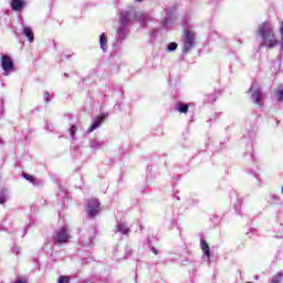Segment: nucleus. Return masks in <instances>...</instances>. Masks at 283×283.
I'll use <instances>...</instances> for the list:
<instances>
[{
    "label": "nucleus",
    "mask_w": 283,
    "mask_h": 283,
    "mask_svg": "<svg viewBox=\"0 0 283 283\" xmlns=\"http://www.w3.org/2000/svg\"><path fill=\"white\" fill-rule=\"evenodd\" d=\"M249 92H252L251 99L255 105H262V91L260 88H253V84L251 85Z\"/></svg>",
    "instance_id": "6"
},
{
    "label": "nucleus",
    "mask_w": 283,
    "mask_h": 283,
    "mask_svg": "<svg viewBox=\"0 0 283 283\" xmlns=\"http://www.w3.org/2000/svg\"><path fill=\"white\" fill-rule=\"evenodd\" d=\"M258 34L261 38L259 50H262V48L273 50V48L280 45V41L277 40V36H275V31L271 28V24L269 22H263L258 28Z\"/></svg>",
    "instance_id": "1"
},
{
    "label": "nucleus",
    "mask_w": 283,
    "mask_h": 283,
    "mask_svg": "<svg viewBox=\"0 0 283 283\" xmlns=\"http://www.w3.org/2000/svg\"><path fill=\"white\" fill-rule=\"evenodd\" d=\"M201 250L207 256V260H211V250L209 249V243H207L206 240L201 241Z\"/></svg>",
    "instance_id": "11"
},
{
    "label": "nucleus",
    "mask_w": 283,
    "mask_h": 283,
    "mask_svg": "<svg viewBox=\"0 0 283 283\" xmlns=\"http://www.w3.org/2000/svg\"><path fill=\"white\" fill-rule=\"evenodd\" d=\"M105 145V142H98V140H92L90 143V147L92 149H101V147H103Z\"/></svg>",
    "instance_id": "17"
},
{
    "label": "nucleus",
    "mask_w": 283,
    "mask_h": 283,
    "mask_svg": "<svg viewBox=\"0 0 283 283\" xmlns=\"http://www.w3.org/2000/svg\"><path fill=\"white\" fill-rule=\"evenodd\" d=\"M72 235L70 234V229L67 227H62L53 233L52 240L55 244H65L70 242Z\"/></svg>",
    "instance_id": "3"
},
{
    "label": "nucleus",
    "mask_w": 283,
    "mask_h": 283,
    "mask_svg": "<svg viewBox=\"0 0 283 283\" xmlns=\"http://www.w3.org/2000/svg\"><path fill=\"white\" fill-rule=\"evenodd\" d=\"M86 211L91 218H94L101 211V202L96 199H91L86 205Z\"/></svg>",
    "instance_id": "4"
},
{
    "label": "nucleus",
    "mask_w": 283,
    "mask_h": 283,
    "mask_svg": "<svg viewBox=\"0 0 283 283\" xmlns=\"http://www.w3.org/2000/svg\"><path fill=\"white\" fill-rule=\"evenodd\" d=\"M175 109L180 112V114H187V112H189V105L179 102L175 105Z\"/></svg>",
    "instance_id": "10"
},
{
    "label": "nucleus",
    "mask_w": 283,
    "mask_h": 283,
    "mask_svg": "<svg viewBox=\"0 0 283 283\" xmlns=\"http://www.w3.org/2000/svg\"><path fill=\"white\" fill-rule=\"evenodd\" d=\"M1 67L2 70H4V72H10L11 70H14V62L12 61V57L10 55L1 56Z\"/></svg>",
    "instance_id": "5"
},
{
    "label": "nucleus",
    "mask_w": 283,
    "mask_h": 283,
    "mask_svg": "<svg viewBox=\"0 0 283 283\" xmlns=\"http://www.w3.org/2000/svg\"><path fill=\"white\" fill-rule=\"evenodd\" d=\"M23 34L27 36V39H29L30 43L34 41V32H32V29L25 27L23 29Z\"/></svg>",
    "instance_id": "14"
},
{
    "label": "nucleus",
    "mask_w": 283,
    "mask_h": 283,
    "mask_svg": "<svg viewBox=\"0 0 283 283\" xmlns=\"http://www.w3.org/2000/svg\"><path fill=\"white\" fill-rule=\"evenodd\" d=\"M280 34H281V39H282V41H283V21H282V23H281Z\"/></svg>",
    "instance_id": "24"
},
{
    "label": "nucleus",
    "mask_w": 283,
    "mask_h": 283,
    "mask_svg": "<svg viewBox=\"0 0 283 283\" xmlns=\"http://www.w3.org/2000/svg\"><path fill=\"white\" fill-rule=\"evenodd\" d=\"M15 283H25V282H23V281H17Z\"/></svg>",
    "instance_id": "31"
},
{
    "label": "nucleus",
    "mask_w": 283,
    "mask_h": 283,
    "mask_svg": "<svg viewBox=\"0 0 283 283\" xmlns=\"http://www.w3.org/2000/svg\"><path fill=\"white\" fill-rule=\"evenodd\" d=\"M135 1H137L138 3H140L143 0H135Z\"/></svg>",
    "instance_id": "32"
},
{
    "label": "nucleus",
    "mask_w": 283,
    "mask_h": 283,
    "mask_svg": "<svg viewBox=\"0 0 283 283\" xmlns=\"http://www.w3.org/2000/svg\"><path fill=\"white\" fill-rule=\"evenodd\" d=\"M57 283H70V277H67V276H60Z\"/></svg>",
    "instance_id": "22"
},
{
    "label": "nucleus",
    "mask_w": 283,
    "mask_h": 283,
    "mask_svg": "<svg viewBox=\"0 0 283 283\" xmlns=\"http://www.w3.org/2000/svg\"><path fill=\"white\" fill-rule=\"evenodd\" d=\"M3 74H4V76H10L9 72H4Z\"/></svg>",
    "instance_id": "28"
},
{
    "label": "nucleus",
    "mask_w": 283,
    "mask_h": 283,
    "mask_svg": "<svg viewBox=\"0 0 283 283\" xmlns=\"http://www.w3.org/2000/svg\"><path fill=\"white\" fill-rule=\"evenodd\" d=\"M122 233L123 235H127L129 233V228L125 223H118L116 228V232Z\"/></svg>",
    "instance_id": "12"
},
{
    "label": "nucleus",
    "mask_w": 283,
    "mask_h": 283,
    "mask_svg": "<svg viewBox=\"0 0 283 283\" xmlns=\"http://www.w3.org/2000/svg\"><path fill=\"white\" fill-rule=\"evenodd\" d=\"M196 45V32L185 29L184 30V44H182V54H187L193 50Z\"/></svg>",
    "instance_id": "2"
},
{
    "label": "nucleus",
    "mask_w": 283,
    "mask_h": 283,
    "mask_svg": "<svg viewBox=\"0 0 283 283\" xmlns=\"http://www.w3.org/2000/svg\"><path fill=\"white\" fill-rule=\"evenodd\" d=\"M24 6L25 1L23 0H11V9L13 10V12H21Z\"/></svg>",
    "instance_id": "8"
},
{
    "label": "nucleus",
    "mask_w": 283,
    "mask_h": 283,
    "mask_svg": "<svg viewBox=\"0 0 283 283\" xmlns=\"http://www.w3.org/2000/svg\"><path fill=\"white\" fill-rule=\"evenodd\" d=\"M70 136H71V138H74V136H76V126H74V125L71 126Z\"/></svg>",
    "instance_id": "21"
},
{
    "label": "nucleus",
    "mask_w": 283,
    "mask_h": 283,
    "mask_svg": "<svg viewBox=\"0 0 283 283\" xmlns=\"http://www.w3.org/2000/svg\"><path fill=\"white\" fill-rule=\"evenodd\" d=\"M145 19H147V14H145V12L143 11H137L134 14V20L135 21H139V23L145 22Z\"/></svg>",
    "instance_id": "13"
},
{
    "label": "nucleus",
    "mask_w": 283,
    "mask_h": 283,
    "mask_svg": "<svg viewBox=\"0 0 283 283\" xmlns=\"http://www.w3.org/2000/svg\"><path fill=\"white\" fill-rule=\"evenodd\" d=\"M44 101L45 103H50V93L48 92L44 93Z\"/></svg>",
    "instance_id": "23"
},
{
    "label": "nucleus",
    "mask_w": 283,
    "mask_h": 283,
    "mask_svg": "<svg viewBox=\"0 0 283 283\" xmlns=\"http://www.w3.org/2000/svg\"><path fill=\"white\" fill-rule=\"evenodd\" d=\"M151 251L155 255H158V250L156 248H151Z\"/></svg>",
    "instance_id": "26"
},
{
    "label": "nucleus",
    "mask_w": 283,
    "mask_h": 283,
    "mask_svg": "<svg viewBox=\"0 0 283 283\" xmlns=\"http://www.w3.org/2000/svg\"><path fill=\"white\" fill-rule=\"evenodd\" d=\"M106 118H107V114H104L93 119V124L88 128L87 134H92V132H94L95 129H98V127L103 125V120H105Z\"/></svg>",
    "instance_id": "7"
},
{
    "label": "nucleus",
    "mask_w": 283,
    "mask_h": 283,
    "mask_svg": "<svg viewBox=\"0 0 283 283\" xmlns=\"http://www.w3.org/2000/svg\"><path fill=\"white\" fill-rule=\"evenodd\" d=\"M99 45L103 51H105V49L107 48V35H105V33H102L99 35Z\"/></svg>",
    "instance_id": "16"
},
{
    "label": "nucleus",
    "mask_w": 283,
    "mask_h": 283,
    "mask_svg": "<svg viewBox=\"0 0 283 283\" xmlns=\"http://www.w3.org/2000/svg\"><path fill=\"white\" fill-rule=\"evenodd\" d=\"M63 76H64V78H67V73H64Z\"/></svg>",
    "instance_id": "29"
},
{
    "label": "nucleus",
    "mask_w": 283,
    "mask_h": 283,
    "mask_svg": "<svg viewBox=\"0 0 283 283\" xmlns=\"http://www.w3.org/2000/svg\"><path fill=\"white\" fill-rule=\"evenodd\" d=\"M177 49H178V43H176V42H171L167 46L168 52H174Z\"/></svg>",
    "instance_id": "19"
},
{
    "label": "nucleus",
    "mask_w": 283,
    "mask_h": 283,
    "mask_svg": "<svg viewBox=\"0 0 283 283\" xmlns=\"http://www.w3.org/2000/svg\"><path fill=\"white\" fill-rule=\"evenodd\" d=\"M213 101H216V98L212 96V98L210 99V102H212V103H213Z\"/></svg>",
    "instance_id": "30"
},
{
    "label": "nucleus",
    "mask_w": 283,
    "mask_h": 283,
    "mask_svg": "<svg viewBox=\"0 0 283 283\" xmlns=\"http://www.w3.org/2000/svg\"><path fill=\"white\" fill-rule=\"evenodd\" d=\"M13 253H15L17 255H19V248H12Z\"/></svg>",
    "instance_id": "25"
},
{
    "label": "nucleus",
    "mask_w": 283,
    "mask_h": 283,
    "mask_svg": "<svg viewBox=\"0 0 283 283\" xmlns=\"http://www.w3.org/2000/svg\"><path fill=\"white\" fill-rule=\"evenodd\" d=\"M22 177L24 180H28L29 182H31L32 185H39V181H36V178L30 174H22Z\"/></svg>",
    "instance_id": "15"
},
{
    "label": "nucleus",
    "mask_w": 283,
    "mask_h": 283,
    "mask_svg": "<svg viewBox=\"0 0 283 283\" xmlns=\"http://www.w3.org/2000/svg\"><path fill=\"white\" fill-rule=\"evenodd\" d=\"M127 255H132V250H126Z\"/></svg>",
    "instance_id": "27"
},
{
    "label": "nucleus",
    "mask_w": 283,
    "mask_h": 283,
    "mask_svg": "<svg viewBox=\"0 0 283 283\" xmlns=\"http://www.w3.org/2000/svg\"><path fill=\"white\" fill-rule=\"evenodd\" d=\"M282 282V274L279 273L272 277V283H280Z\"/></svg>",
    "instance_id": "20"
},
{
    "label": "nucleus",
    "mask_w": 283,
    "mask_h": 283,
    "mask_svg": "<svg viewBox=\"0 0 283 283\" xmlns=\"http://www.w3.org/2000/svg\"><path fill=\"white\" fill-rule=\"evenodd\" d=\"M274 98H275V101H277L279 103H283V84H280V85L275 88Z\"/></svg>",
    "instance_id": "9"
},
{
    "label": "nucleus",
    "mask_w": 283,
    "mask_h": 283,
    "mask_svg": "<svg viewBox=\"0 0 283 283\" xmlns=\"http://www.w3.org/2000/svg\"><path fill=\"white\" fill-rule=\"evenodd\" d=\"M8 200V192L6 190L0 192V205H6V201Z\"/></svg>",
    "instance_id": "18"
},
{
    "label": "nucleus",
    "mask_w": 283,
    "mask_h": 283,
    "mask_svg": "<svg viewBox=\"0 0 283 283\" xmlns=\"http://www.w3.org/2000/svg\"><path fill=\"white\" fill-rule=\"evenodd\" d=\"M70 56H72V55H65V59H69Z\"/></svg>",
    "instance_id": "33"
}]
</instances>
